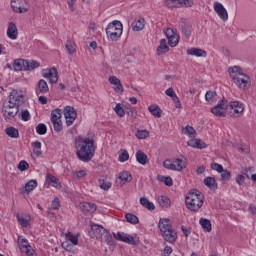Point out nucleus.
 <instances>
[{
  "mask_svg": "<svg viewBox=\"0 0 256 256\" xmlns=\"http://www.w3.org/2000/svg\"><path fill=\"white\" fill-rule=\"evenodd\" d=\"M76 155L83 163H89L95 157V140L78 137L75 140Z\"/></svg>",
  "mask_w": 256,
  "mask_h": 256,
  "instance_id": "obj_1",
  "label": "nucleus"
},
{
  "mask_svg": "<svg viewBox=\"0 0 256 256\" xmlns=\"http://www.w3.org/2000/svg\"><path fill=\"white\" fill-rule=\"evenodd\" d=\"M203 203H205V196L197 189H191L185 197L187 210L192 213H197L203 207Z\"/></svg>",
  "mask_w": 256,
  "mask_h": 256,
  "instance_id": "obj_2",
  "label": "nucleus"
},
{
  "mask_svg": "<svg viewBox=\"0 0 256 256\" xmlns=\"http://www.w3.org/2000/svg\"><path fill=\"white\" fill-rule=\"evenodd\" d=\"M228 73L232 77L235 85H238L240 89H247L251 84V78L243 73V70L239 66L230 67Z\"/></svg>",
  "mask_w": 256,
  "mask_h": 256,
  "instance_id": "obj_3",
  "label": "nucleus"
},
{
  "mask_svg": "<svg viewBox=\"0 0 256 256\" xmlns=\"http://www.w3.org/2000/svg\"><path fill=\"white\" fill-rule=\"evenodd\" d=\"M158 227L165 241H167L168 243H175V241H177V232L173 230V226L171 225V220L160 219Z\"/></svg>",
  "mask_w": 256,
  "mask_h": 256,
  "instance_id": "obj_4",
  "label": "nucleus"
},
{
  "mask_svg": "<svg viewBox=\"0 0 256 256\" xmlns=\"http://www.w3.org/2000/svg\"><path fill=\"white\" fill-rule=\"evenodd\" d=\"M106 34L110 41H117L123 35V24L119 20L109 23L106 28Z\"/></svg>",
  "mask_w": 256,
  "mask_h": 256,
  "instance_id": "obj_5",
  "label": "nucleus"
},
{
  "mask_svg": "<svg viewBox=\"0 0 256 256\" xmlns=\"http://www.w3.org/2000/svg\"><path fill=\"white\" fill-rule=\"evenodd\" d=\"M2 112L7 119H15L19 114V107L13 104V102L5 101L2 105Z\"/></svg>",
  "mask_w": 256,
  "mask_h": 256,
  "instance_id": "obj_6",
  "label": "nucleus"
},
{
  "mask_svg": "<svg viewBox=\"0 0 256 256\" xmlns=\"http://www.w3.org/2000/svg\"><path fill=\"white\" fill-rule=\"evenodd\" d=\"M211 113L215 117H227V100L223 98L216 106L211 109Z\"/></svg>",
  "mask_w": 256,
  "mask_h": 256,
  "instance_id": "obj_7",
  "label": "nucleus"
},
{
  "mask_svg": "<svg viewBox=\"0 0 256 256\" xmlns=\"http://www.w3.org/2000/svg\"><path fill=\"white\" fill-rule=\"evenodd\" d=\"M229 112L228 114L230 115V117H241V115H243V111H245V108L243 107V103L239 102V101H232L229 103Z\"/></svg>",
  "mask_w": 256,
  "mask_h": 256,
  "instance_id": "obj_8",
  "label": "nucleus"
},
{
  "mask_svg": "<svg viewBox=\"0 0 256 256\" xmlns=\"http://www.w3.org/2000/svg\"><path fill=\"white\" fill-rule=\"evenodd\" d=\"M8 102L13 103L19 108L23 103H25V95L19 93L17 90H12L8 97Z\"/></svg>",
  "mask_w": 256,
  "mask_h": 256,
  "instance_id": "obj_9",
  "label": "nucleus"
},
{
  "mask_svg": "<svg viewBox=\"0 0 256 256\" xmlns=\"http://www.w3.org/2000/svg\"><path fill=\"white\" fill-rule=\"evenodd\" d=\"M18 245L21 253H25L27 256L35 255V250L31 249V245H29V241H27V239L19 236Z\"/></svg>",
  "mask_w": 256,
  "mask_h": 256,
  "instance_id": "obj_10",
  "label": "nucleus"
},
{
  "mask_svg": "<svg viewBox=\"0 0 256 256\" xmlns=\"http://www.w3.org/2000/svg\"><path fill=\"white\" fill-rule=\"evenodd\" d=\"M64 117L66 119L67 127H71L75 119H77V111H75V108H73V106H66L64 109Z\"/></svg>",
  "mask_w": 256,
  "mask_h": 256,
  "instance_id": "obj_11",
  "label": "nucleus"
},
{
  "mask_svg": "<svg viewBox=\"0 0 256 256\" xmlns=\"http://www.w3.org/2000/svg\"><path fill=\"white\" fill-rule=\"evenodd\" d=\"M42 76L44 77V79H49V83L51 84L57 83V81H59V76L56 68L43 69Z\"/></svg>",
  "mask_w": 256,
  "mask_h": 256,
  "instance_id": "obj_12",
  "label": "nucleus"
},
{
  "mask_svg": "<svg viewBox=\"0 0 256 256\" xmlns=\"http://www.w3.org/2000/svg\"><path fill=\"white\" fill-rule=\"evenodd\" d=\"M214 11L220 17L222 21H227L229 19V14L227 13V9L220 2H214Z\"/></svg>",
  "mask_w": 256,
  "mask_h": 256,
  "instance_id": "obj_13",
  "label": "nucleus"
},
{
  "mask_svg": "<svg viewBox=\"0 0 256 256\" xmlns=\"http://www.w3.org/2000/svg\"><path fill=\"white\" fill-rule=\"evenodd\" d=\"M166 37L171 47H177V45H179V35H177L172 28L166 29Z\"/></svg>",
  "mask_w": 256,
  "mask_h": 256,
  "instance_id": "obj_14",
  "label": "nucleus"
},
{
  "mask_svg": "<svg viewBox=\"0 0 256 256\" xmlns=\"http://www.w3.org/2000/svg\"><path fill=\"white\" fill-rule=\"evenodd\" d=\"M115 239L117 241H122L123 243H128V245H137V241H135V238L131 235H125V233H114L113 234Z\"/></svg>",
  "mask_w": 256,
  "mask_h": 256,
  "instance_id": "obj_15",
  "label": "nucleus"
},
{
  "mask_svg": "<svg viewBox=\"0 0 256 256\" xmlns=\"http://www.w3.org/2000/svg\"><path fill=\"white\" fill-rule=\"evenodd\" d=\"M92 235L91 237H95L98 241H103V235L107 231V229L103 228V226L94 224L91 226Z\"/></svg>",
  "mask_w": 256,
  "mask_h": 256,
  "instance_id": "obj_16",
  "label": "nucleus"
},
{
  "mask_svg": "<svg viewBox=\"0 0 256 256\" xmlns=\"http://www.w3.org/2000/svg\"><path fill=\"white\" fill-rule=\"evenodd\" d=\"M23 3H25V0H12L11 7L13 11L15 13H27V11H29V8L25 7Z\"/></svg>",
  "mask_w": 256,
  "mask_h": 256,
  "instance_id": "obj_17",
  "label": "nucleus"
},
{
  "mask_svg": "<svg viewBox=\"0 0 256 256\" xmlns=\"http://www.w3.org/2000/svg\"><path fill=\"white\" fill-rule=\"evenodd\" d=\"M180 29L184 37H186V39H189V37H191V33L193 31V25H191L190 22H187L185 19H182L180 21Z\"/></svg>",
  "mask_w": 256,
  "mask_h": 256,
  "instance_id": "obj_18",
  "label": "nucleus"
},
{
  "mask_svg": "<svg viewBox=\"0 0 256 256\" xmlns=\"http://www.w3.org/2000/svg\"><path fill=\"white\" fill-rule=\"evenodd\" d=\"M79 207L81 211H83V213H88L90 215L97 211V205L91 202H81L79 204Z\"/></svg>",
  "mask_w": 256,
  "mask_h": 256,
  "instance_id": "obj_19",
  "label": "nucleus"
},
{
  "mask_svg": "<svg viewBox=\"0 0 256 256\" xmlns=\"http://www.w3.org/2000/svg\"><path fill=\"white\" fill-rule=\"evenodd\" d=\"M19 35V30L17 29V25L15 22H10L8 24V29H7V37L9 39H12V41H15Z\"/></svg>",
  "mask_w": 256,
  "mask_h": 256,
  "instance_id": "obj_20",
  "label": "nucleus"
},
{
  "mask_svg": "<svg viewBox=\"0 0 256 256\" xmlns=\"http://www.w3.org/2000/svg\"><path fill=\"white\" fill-rule=\"evenodd\" d=\"M109 83L115 86L114 88L115 93H120V94L123 93V84H121V80H119L117 76H110Z\"/></svg>",
  "mask_w": 256,
  "mask_h": 256,
  "instance_id": "obj_21",
  "label": "nucleus"
},
{
  "mask_svg": "<svg viewBox=\"0 0 256 256\" xmlns=\"http://www.w3.org/2000/svg\"><path fill=\"white\" fill-rule=\"evenodd\" d=\"M174 165L176 167V171H183V169L187 167V158L181 155L174 160Z\"/></svg>",
  "mask_w": 256,
  "mask_h": 256,
  "instance_id": "obj_22",
  "label": "nucleus"
},
{
  "mask_svg": "<svg viewBox=\"0 0 256 256\" xmlns=\"http://www.w3.org/2000/svg\"><path fill=\"white\" fill-rule=\"evenodd\" d=\"M36 93H41L42 95H45V93H49V85L47 84V81L44 79H40L37 83Z\"/></svg>",
  "mask_w": 256,
  "mask_h": 256,
  "instance_id": "obj_23",
  "label": "nucleus"
},
{
  "mask_svg": "<svg viewBox=\"0 0 256 256\" xmlns=\"http://www.w3.org/2000/svg\"><path fill=\"white\" fill-rule=\"evenodd\" d=\"M187 55L194 57H207V51L201 48H190L187 50Z\"/></svg>",
  "mask_w": 256,
  "mask_h": 256,
  "instance_id": "obj_24",
  "label": "nucleus"
},
{
  "mask_svg": "<svg viewBox=\"0 0 256 256\" xmlns=\"http://www.w3.org/2000/svg\"><path fill=\"white\" fill-rule=\"evenodd\" d=\"M157 55H165V53H169V45H167L166 39L160 40V45L156 49Z\"/></svg>",
  "mask_w": 256,
  "mask_h": 256,
  "instance_id": "obj_25",
  "label": "nucleus"
},
{
  "mask_svg": "<svg viewBox=\"0 0 256 256\" xmlns=\"http://www.w3.org/2000/svg\"><path fill=\"white\" fill-rule=\"evenodd\" d=\"M136 161L140 163V165H147V163H149V157L145 152L138 150L136 152Z\"/></svg>",
  "mask_w": 256,
  "mask_h": 256,
  "instance_id": "obj_26",
  "label": "nucleus"
},
{
  "mask_svg": "<svg viewBox=\"0 0 256 256\" xmlns=\"http://www.w3.org/2000/svg\"><path fill=\"white\" fill-rule=\"evenodd\" d=\"M203 183L204 185H206V187L210 188L211 191H216V189L218 188L217 180L213 177H206Z\"/></svg>",
  "mask_w": 256,
  "mask_h": 256,
  "instance_id": "obj_27",
  "label": "nucleus"
},
{
  "mask_svg": "<svg viewBox=\"0 0 256 256\" xmlns=\"http://www.w3.org/2000/svg\"><path fill=\"white\" fill-rule=\"evenodd\" d=\"M143 29H145V18H139L132 22L133 31H143Z\"/></svg>",
  "mask_w": 256,
  "mask_h": 256,
  "instance_id": "obj_28",
  "label": "nucleus"
},
{
  "mask_svg": "<svg viewBox=\"0 0 256 256\" xmlns=\"http://www.w3.org/2000/svg\"><path fill=\"white\" fill-rule=\"evenodd\" d=\"M26 63L25 59H16L13 63V67L15 71H26Z\"/></svg>",
  "mask_w": 256,
  "mask_h": 256,
  "instance_id": "obj_29",
  "label": "nucleus"
},
{
  "mask_svg": "<svg viewBox=\"0 0 256 256\" xmlns=\"http://www.w3.org/2000/svg\"><path fill=\"white\" fill-rule=\"evenodd\" d=\"M148 111L153 115V117H157V119H160L161 113H163V110H161V108L156 104L150 105L148 107Z\"/></svg>",
  "mask_w": 256,
  "mask_h": 256,
  "instance_id": "obj_30",
  "label": "nucleus"
},
{
  "mask_svg": "<svg viewBox=\"0 0 256 256\" xmlns=\"http://www.w3.org/2000/svg\"><path fill=\"white\" fill-rule=\"evenodd\" d=\"M65 48L68 55H75V53H77V45L71 40L66 41Z\"/></svg>",
  "mask_w": 256,
  "mask_h": 256,
  "instance_id": "obj_31",
  "label": "nucleus"
},
{
  "mask_svg": "<svg viewBox=\"0 0 256 256\" xmlns=\"http://www.w3.org/2000/svg\"><path fill=\"white\" fill-rule=\"evenodd\" d=\"M140 205H142V207H145V209H148V211L155 210V204H153V202L149 201V199L145 197L140 198Z\"/></svg>",
  "mask_w": 256,
  "mask_h": 256,
  "instance_id": "obj_32",
  "label": "nucleus"
},
{
  "mask_svg": "<svg viewBox=\"0 0 256 256\" xmlns=\"http://www.w3.org/2000/svg\"><path fill=\"white\" fill-rule=\"evenodd\" d=\"M199 223L206 233H211V230H212L211 220L207 218H201Z\"/></svg>",
  "mask_w": 256,
  "mask_h": 256,
  "instance_id": "obj_33",
  "label": "nucleus"
},
{
  "mask_svg": "<svg viewBox=\"0 0 256 256\" xmlns=\"http://www.w3.org/2000/svg\"><path fill=\"white\" fill-rule=\"evenodd\" d=\"M5 133L12 139H19V130L13 126L6 128Z\"/></svg>",
  "mask_w": 256,
  "mask_h": 256,
  "instance_id": "obj_34",
  "label": "nucleus"
},
{
  "mask_svg": "<svg viewBox=\"0 0 256 256\" xmlns=\"http://www.w3.org/2000/svg\"><path fill=\"white\" fill-rule=\"evenodd\" d=\"M182 133L184 135H188V137H190L191 139H195L197 135V131H195V128H193V126H186L182 129Z\"/></svg>",
  "mask_w": 256,
  "mask_h": 256,
  "instance_id": "obj_35",
  "label": "nucleus"
},
{
  "mask_svg": "<svg viewBox=\"0 0 256 256\" xmlns=\"http://www.w3.org/2000/svg\"><path fill=\"white\" fill-rule=\"evenodd\" d=\"M183 0H165V5L168 9H177L181 7V2Z\"/></svg>",
  "mask_w": 256,
  "mask_h": 256,
  "instance_id": "obj_36",
  "label": "nucleus"
},
{
  "mask_svg": "<svg viewBox=\"0 0 256 256\" xmlns=\"http://www.w3.org/2000/svg\"><path fill=\"white\" fill-rule=\"evenodd\" d=\"M158 203L160 207L167 209V207H171V200L167 196L158 197Z\"/></svg>",
  "mask_w": 256,
  "mask_h": 256,
  "instance_id": "obj_37",
  "label": "nucleus"
},
{
  "mask_svg": "<svg viewBox=\"0 0 256 256\" xmlns=\"http://www.w3.org/2000/svg\"><path fill=\"white\" fill-rule=\"evenodd\" d=\"M38 67H40L39 62L35 60H26V71H35V69H38Z\"/></svg>",
  "mask_w": 256,
  "mask_h": 256,
  "instance_id": "obj_38",
  "label": "nucleus"
},
{
  "mask_svg": "<svg viewBox=\"0 0 256 256\" xmlns=\"http://www.w3.org/2000/svg\"><path fill=\"white\" fill-rule=\"evenodd\" d=\"M37 180H30L25 184L24 191L27 193H31L37 187Z\"/></svg>",
  "mask_w": 256,
  "mask_h": 256,
  "instance_id": "obj_39",
  "label": "nucleus"
},
{
  "mask_svg": "<svg viewBox=\"0 0 256 256\" xmlns=\"http://www.w3.org/2000/svg\"><path fill=\"white\" fill-rule=\"evenodd\" d=\"M98 183L100 189H103V191H109V189H111V182L106 181L104 177L100 178Z\"/></svg>",
  "mask_w": 256,
  "mask_h": 256,
  "instance_id": "obj_40",
  "label": "nucleus"
},
{
  "mask_svg": "<svg viewBox=\"0 0 256 256\" xmlns=\"http://www.w3.org/2000/svg\"><path fill=\"white\" fill-rule=\"evenodd\" d=\"M61 109L56 108L51 112V123H54L55 121H61Z\"/></svg>",
  "mask_w": 256,
  "mask_h": 256,
  "instance_id": "obj_41",
  "label": "nucleus"
},
{
  "mask_svg": "<svg viewBox=\"0 0 256 256\" xmlns=\"http://www.w3.org/2000/svg\"><path fill=\"white\" fill-rule=\"evenodd\" d=\"M125 218L128 223H131V225H137L139 223V218L133 213H127Z\"/></svg>",
  "mask_w": 256,
  "mask_h": 256,
  "instance_id": "obj_42",
  "label": "nucleus"
},
{
  "mask_svg": "<svg viewBox=\"0 0 256 256\" xmlns=\"http://www.w3.org/2000/svg\"><path fill=\"white\" fill-rule=\"evenodd\" d=\"M215 97H217V92L215 91L209 90L205 94V99L210 105L213 104V101H215Z\"/></svg>",
  "mask_w": 256,
  "mask_h": 256,
  "instance_id": "obj_43",
  "label": "nucleus"
},
{
  "mask_svg": "<svg viewBox=\"0 0 256 256\" xmlns=\"http://www.w3.org/2000/svg\"><path fill=\"white\" fill-rule=\"evenodd\" d=\"M119 179H121L123 183H129L133 181V177L131 176V173H129L128 171L120 173Z\"/></svg>",
  "mask_w": 256,
  "mask_h": 256,
  "instance_id": "obj_44",
  "label": "nucleus"
},
{
  "mask_svg": "<svg viewBox=\"0 0 256 256\" xmlns=\"http://www.w3.org/2000/svg\"><path fill=\"white\" fill-rule=\"evenodd\" d=\"M236 149L239 153H242L243 155H249L250 153V149L249 146H247L246 144H239L236 145Z\"/></svg>",
  "mask_w": 256,
  "mask_h": 256,
  "instance_id": "obj_45",
  "label": "nucleus"
},
{
  "mask_svg": "<svg viewBox=\"0 0 256 256\" xmlns=\"http://www.w3.org/2000/svg\"><path fill=\"white\" fill-rule=\"evenodd\" d=\"M102 241H105L107 245H113V236L109 231H105L104 234H102Z\"/></svg>",
  "mask_w": 256,
  "mask_h": 256,
  "instance_id": "obj_46",
  "label": "nucleus"
},
{
  "mask_svg": "<svg viewBox=\"0 0 256 256\" xmlns=\"http://www.w3.org/2000/svg\"><path fill=\"white\" fill-rule=\"evenodd\" d=\"M159 181H162L167 187L173 186V179L170 176H158Z\"/></svg>",
  "mask_w": 256,
  "mask_h": 256,
  "instance_id": "obj_47",
  "label": "nucleus"
},
{
  "mask_svg": "<svg viewBox=\"0 0 256 256\" xmlns=\"http://www.w3.org/2000/svg\"><path fill=\"white\" fill-rule=\"evenodd\" d=\"M65 237L67 240L71 241L72 245H79V238L73 235V233L68 232L65 234Z\"/></svg>",
  "mask_w": 256,
  "mask_h": 256,
  "instance_id": "obj_48",
  "label": "nucleus"
},
{
  "mask_svg": "<svg viewBox=\"0 0 256 256\" xmlns=\"http://www.w3.org/2000/svg\"><path fill=\"white\" fill-rule=\"evenodd\" d=\"M120 151L121 153L119 154V161L121 163H125V161H129V152H127V150L125 149H121Z\"/></svg>",
  "mask_w": 256,
  "mask_h": 256,
  "instance_id": "obj_49",
  "label": "nucleus"
},
{
  "mask_svg": "<svg viewBox=\"0 0 256 256\" xmlns=\"http://www.w3.org/2000/svg\"><path fill=\"white\" fill-rule=\"evenodd\" d=\"M126 111H127V114L129 115V117H131V119L137 118V110H135V108L131 107V105L128 104L126 106Z\"/></svg>",
  "mask_w": 256,
  "mask_h": 256,
  "instance_id": "obj_50",
  "label": "nucleus"
},
{
  "mask_svg": "<svg viewBox=\"0 0 256 256\" xmlns=\"http://www.w3.org/2000/svg\"><path fill=\"white\" fill-rule=\"evenodd\" d=\"M163 167L169 171H176L175 162H171V160H165L163 162Z\"/></svg>",
  "mask_w": 256,
  "mask_h": 256,
  "instance_id": "obj_51",
  "label": "nucleus"
},
{
  "mask_svg": "<svg viewBox=\"0 0 256 256\" xmlns=\"http://www.w3.org/2000/svg\"><path fill=\"white\" fill-rule=\"evenodd\" d=\"M135 136L137 137V139H147V137H149V131L137 130Z\"/></svg>",
  "mask_w": 256,
  "mask_h": 256,
  "instance_id": "obj_52",
  "label": "nucleus"
},
{
  "mask_svg": "<svg viewBox=\"0 0 256 256\" xmlns=\"http://www.w3.org/2000/svg\"><path fill=\"white\" fill-rule=\"evenodd\" d=\"M36 133H38V135H45V133H47V126L43 123L38 124L36 127Z\"/></svg>",
  "mask_w": 256,
  "mask_h": 256,
  "instance_id": "obj_53",
  "label": "nucleus"
},
{
  "mask_svg": "<svg viewBox=\"0 0 256 256\" xmlns=\"http://www.w3.org/2000/svg\"><path fill=\"white\" fill-rule=\"evenodd\" d=\"M52 124L56 133H61V131H63V122H61V120L52 122Z\"/></svg>",
  "mask_w": 256,
  "mask_h": 256,
  "instance_id": "obj_54",
  "label": "nucleus"
},
{
  "mask_svg": "<svg viewBox=\"0 0 256 256\" xmlns=\"http://www.w3.org/2000/svg\"><path fill=\"white\" fill-rule=\"evenodd\" d=\"M114 110L118 117H125V109L121 107V104H116Z\"/></svg>",
  "mask_w": 256,
  "mask_h": 256,
  "instance_id": "obj_55",
  "label": "nucleus"
},
{
  "mask_svg": "<svg viewBox=\"0 0 256 256\" xmlns=\"http://www.w3.org/2000/svg\"><path fill=\"white\" fill-rule=\"evenodd\" d=\"M18 169L19 171H27V169H29V163H27L25 160L20 161L18 164Z\"/></svg>",
  "mask_w": 256,
  "mask_h": 256,
  "instance_id": "obj_56",
  "label": "nucleus"
},
{
  "mask_svg": "<svg viewBox=\"0 0 256 256\" xmlns=\"http://www.w3.org/2000/svg\"><path fill=\"white\" fill-rule=\"evenodd\" d=\"M17 219H18V223L22 227H29V221L27 219H25L24 217L19 216V214L17 215Z\"/></svg>",
  "mask_w": 256,
  "mask_h": 256,
  "instance_id": "obj_57",
  "label": "nucleus"
},
{
  "mask_svg": "<svg viewBox=\"0 0 256 256\" xmlns=\"http://www.w3.org/2000/svg\"><path fill=\"white\" fill-rule=\"evenodd\" d=\"M222 181H229L231 179V173L228 170H223L220 172Z\"/></svg>",
  "mask_w": 256,
  "mask_h": 256,
  "instance_id": "obj_58",
  "label": "nucleus"
},
{
  "mask_svg": "<svg viewBox=\"0 0 256 256\" xmlns=\"http://www.w3.org/2000/svg\"><path fill=\"white\" fill-rule=\"evenodd\" d=\"M21 119L22 121H29V119H31V114L29 113V110H22Z\"/></svg>",
  "mask_w": 256,
  "mask_h": 256,
  "instance_id": "obj_59",
  "label": "nucleus"
},
{
  "mask_svg": "<svg viewBox=\"0 0 256 256\" xmlns=\"http://www.w3.org/2000/svg\"><path fill=\"white\" fill-rule=\"evenodd\" d=\"M211 168L214 170V171H217L218 173H222L224 171L223 169V165L219 164V163H212L211 164Z\"/></svg>",
  "mask_w": 256,
  "mask_h": 256,
  "instance_id": "obj_60",
  "label": "nucleus"
},
{
  "mask_svg": "<svg viewBox=\"0 0 256 256\" xmlns=\"http://www.w3.org/2000/svg\"><path fill=\"white\" fill-rule=\"evenodd\" d=\"M50 183H52L53 187L59 188L61 187V183L59 182V179L55 176H50Z\"/></svg>",
  "mask_w": 256,
  "mask_h": 256,
  "instance_id": "obj_61",
  "label": "nucleus"
},
{
  "mask_svg": "<svg viewBox=\"0 0 256 256\" xmlns=\"http://www.w3.org/2000/svg\"><path fill=\"white\" fill-rule=\"evenodd\" d=\"M59 207H61V202L59 201V198H55L52 201V209H54V211H56L57 209H59Z\"/></svg>",
  "mask_w": 256,
  "mask_h": 256,
  "instance_id": "obj_62",
  "label": "nucleus"
},
{
  "mask_svg": "<svg viewBox=\"0 0 256 256\" xmlns=\"http://www.w3.org/2000/svg\"><path fill=\"white\" fill-rule=\"evenodd\" d=\"M181 7H193V0H182Z\"/></svg>",
  "mask_w": 256,
  "mask_h": 256,
  "instance_id": "obj_63",
  "label": "nucleus"
},
{
  "mask_svg": "<svg viewBox=\"0 0 256 256\" xmlns=\"http://www.w3.org/2000/svg\"><path fill=\"white\" fill-rule=\"evenodd\" d=\"M171 253H173V248L166 246L163 251V256H169Z\"/></svg>",
  "mask_w": 256,
  "mask_h": 256,
  "instance_id": "obj_64",
  "label": "nucleus"
}]
</instances>
